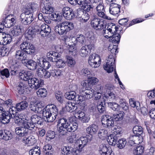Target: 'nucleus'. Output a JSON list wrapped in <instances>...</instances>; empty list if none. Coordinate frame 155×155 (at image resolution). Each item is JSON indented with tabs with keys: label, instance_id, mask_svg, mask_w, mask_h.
Segmentation results:
<instances>
[{
	"label": "nucleus",
	"instance_id": "1",
	"mask_svg": "<svg viewBox=\"0 0 155 155\" xmlns=\"http://www.w3.org/2000/svg\"><path fill=\"white\" fill-rule=\"evenodd\" d=\"M118 28L112 23L106 25L103 31V35L105 38H110V40L113 43H118L120 38V35L117 33Z\"/></svg>",
	"mask_w": 155,
	"mask_h": 155
},
{
	"label": "nucleus",
	"instance_id": "2",
	"mask_svg": "<svg viewBox=\"0 0 155 155\" xmlns=\"http://www.w3.org/2000/svg\"><path fill=\"white\" fill-rule=\"evenodd\" d=\"M58 130L60 135H64L67 132H74L78 128V124L74 121L68 122L65 119L62 118L58 122Z\"/></svg>",
	"mask_w": 155,
	"mask_h": 155
},
{
	"label": "nucleus",
	"instance_id": "3",
	"mask_svg": "<svg viewBox=\"0 0 155 155\" xmlns=\"http://www.w3.org/2000/svg\"><path fill=\"white\" fill-rule=\"evenodd\" d=\"M77 4L81 7H83L85 11L87 12L92 11L97 4L101 1L102 0H76Z\"/></svg>",
	"mask_w": 155,
	"mask_h": 155
},
{
	"label": "nucleus",
	"instance_id": "4",
	"mask_svg": "<svg viewBox=\"0 0 155 155\" xmlns=\"http://www.w3.org/2000/svg\"><path fill=\"white\" fill-rule=\"evenodd\" d=\"M74 28L73 24L68 21H64L57 25L55 30L59 35L66 34Z\"/></svg>",
	"mask_w": 155,
	"mask_h": 155
},
{
	"label": "nucleus",
	"instance_id": "5",
	"mask_svg": "<svg viewBox=\"0 0 155 155\" xmlns=\"http://www.w3.org/2000/svg\"><path fill=\"white\" fill-rule=\"evenodd\" d=\"M38 24H36L34 26V29L37 34H39L41 36L45 37L51 32V28L48 25L43 24L40 26L38 25Z\"/></svg>",
	"mask_w": 155,
	"mask_h": 155
},
{
	"label": "nucleus",
	"instance_id": "6",
	"mask_svg": "<svg viewBox=\"0 0 155 155\" xmlns=\"http://www.w3.org/2000/svg\"><path fill=\"white\" fill-rule=\"evenodd\" d=\"M115 60L113 55H109L106 59V62L104 65V69L107 72L110 73L112 72L114 69Z\"/></svg>",
	"mask_w": 155,
	"mask_h": 155
},
{
	"label": "nucleus",
	"instance_id": "7",
	"mask_svg": "<svg viewBox=\"0 0 155 155\" xmlns=\"http://www.w3.org/2000/svg\"><path fill=\"white\" fill-rule=\"evenodd\" d=\"M88 63L92 67L94 68H98L100 66L101 63L100 57L97 54H93L89 57Z\"/></svg>",
	"mask_w": 155,
	"mask_h": 155
},
{
	"label": "nucleus",
	"instance_id": "8",
	"mask_svg": "<svg viewBox=\"0 0 155 155\" xmlns=\"http://www.w3.org/2000/svg\"><path fill=\"white\" fill-rule=\"evenodd\" d=\"M20 17L21 21L25 25L30 24L34 20L32 12L28 10H26L25 12L22 13Z\"/></svg>",
	"mask_w": 155,
	"mask_h": 155
},
{
	"label": "nucleus",
	"instance_id": "9",
	"mask_svg": "<svg viewBox=\"0 0 155 155\" xmlns=\"http://www.w3.org/2000/svg\"><path fill=\"white\" fill-rule=\"evenodd\" d=\"M30 108L31 110L36 113L40 114H42V111H44L43 107V104L39 101L35 102L31 101L30 104Z\"/></svg>",
	"mask_w": 155,
	"mask_h": 155
},
{
	"label": "nucleus",
	"instance_id": "10",
	"mask_svg": "<svg viewBox=\"0 0 155 155\" xmlns=\"http://www.w3.org/2000/svg\"><path fill=\"white\" fill-rule=\"evenodd\" d=\"M91 24L93 28L96 30L102 29L107 25L104 21L101 20L96 18H93L91 20Z\"/></svg>",
	"mask_w": 155,
	"mask_h": 155
},
{
	"label": "nucleus",
	"instance_id": "11",
	"mask_svg": "<svg viewBox=\"0 0 155 155\" xmlns=\"http://www.w3.org/2000/svg\"><path fill=\"white\" fill-rule=\"evenodd\" d=\"M96 9L97 12V14L99 17L104 19L110 20L111 18L109 16L106 15L104 12V6L102 0L101 2H99L98 4H97L96 7H94V10Z\"/></svg>",
	"mask_w": 155,
	"mask_h": 155
},
{
	"label": "nucleus",
	"instance_id": "12",
	"mask_svg": "<svg viewBox=\"0 0 155 155\" xmlns=\"http://www.w3.org/2000/svg\"><path fill=\"white\" fill-rule=\"evenodd\" d=\"M101 121L104 127L110 128L114 126V121L113 118L107 115H104L101 117Z\"/></svg>",
	"mask_w": 155,
	"mask_h": 155
},
{
	"label": "nucleus",
	"instance_id": "13",
	"mask_svg": "<svg viewBox=\"0 0 155 155\" xmlns=\"http://www.w3.org/2000/svg\"><path fill=\"white\" fill-rule=\"evenodd\" d=\"M63 40L65 41L66 45H67V48L68 49L70 54H73V52L75 51V46L77 44L75 41H73V37L71 38H69L67 36H64L63 37Z\"/></svg>",
	"mask_w": 155,
	"mask_h": 155
},
{
	"label": "nucleus",
	"instance_id": "14",
	"mask_svg": "<svg viewBox=\"0 0 155 155\" xmlns=\"http://www.w3.org/2000/svg\"><path fill=\"white\" fill-rule=\"evenodd\" d=\"M28 84L31 87L37 89L42 86L44 84V81L43 80L41 79L31 78L29 79Z\"/></svg>",
	"mask_w": 155,
	"mask_h": 155
},
{
	"label": "nucleus",
	"instance_id": "15",
	"mask_svg": "<svg viewBox=\"0 0 155 155\" xmlns=\"http://www.w3.org/2000/svg\"><path fill=\"white\" fill-rule=\"evenodd\" d=\"M20 48L22 50L28 54L34 52L35 50L33 45L27 42L22 43L20 45Z\"/></svg>",
	"mask_w": 155,
	"mask_h": 155
},
{
	"label": "nucleus",
	"instance_id": "16",
	"mask_svg": "<svg viewBox=\"0 0 155 155\" xmlns=\"http://www.w3.org/2000/svg\"><path fill=\"white\" fill-rule=\"evenodd\" d=\"M62 153L64 155H79L80 153L78 149L71 146H64L62 149Z\"/></svg>",
	"mask_w": 155,
	"mask_h": 155
},
{
	"label": "nucleus",
	"instance_id": "17",
	"mask_svg": "<svg viewBox=\"0 0 155 155\" xmlns=\"http://www.w3.org/2000/svg\"><path fill=\"white\" fill-rule=\"evenodd\" d=\"M63 16L67 20H70L74 17V14L73 10L68 7L64 8L62 9Z\"/></svg>",
	"mask_w": 155,
	"mask_h": 155
},
{
	"label": "nucleus",
	"instance_id": "18",
	"mask_svg": "<svg viewBox=\"0 0 155 155\" xmlns=\"http://www.w3.org/2000/svg\"><path fill=\"white\" fill-rule=\"evenodd\" d=\"M87 142V139L86 137H81L77 140L75 143L76 148L80 153L82 151L83 148L86 145Z\"/></svg>",
	"mask_w": 155,
	"mask_h": 155
},
{
	"label": "nucleus",
	"instance_id": "19",
	"mask_svg": "<svg viewBox=\"0 0 155 155\" xmlns=\"http://www.w3.org/2000/svg\"><path fill=\"white\" fill-rule=\"evenodd\" d=\"M42 115L44 119L46 122H51L54 121L56 118L57 116L56 115L52 114L51 113L47 111H42Z\"/></svg>",
	"mask_w": 155,
	"mask_h": 155
},
{
	"label": "nucleus",
	"instance_id": "20",
	"mask_svg": "<svg viewBox=\"0 0 155 155\" xmlns=\"http://www.w3.org/2000/svg\"><path fill=\"white\" fill-rule=\"evenodd\" d=\"M36 73L38 76L40 78H48L51 76L50 72L46 71L45 69L41 67L38 68L37 69Z\"/></svg>",
	"mask_w": 155,
	"mask_h": 155
},
{
	"label": "nucleus",
	"instance_id": "21",
	"mask_svg": "<svg viewBox=\"0 0 155 155\" xmlns=\"http://www.w3.org/2000/svg\"><path fill=\"white\" fill-rule=\"evenodd\" d=\"M16 22L15 18L12 17V15H9L6 17L3 21V25L5 27L10 28L15 24Z\"/></svg>",
	"mask_w": 155,
	"mask_h": 155
},
{
	"label": "nucleus",
	"instance_id": "22",
	"mask_svg": "<svg viewBox=\"0 0 155 155\" xmlns=\"http://www.w3.org/2000/svg\"><path fill=\"white\" fill-rule=\"evenodd\" d=\"M44 2V7L42 9V12L43 13L50 14L54 12V8L46 0H43L42 2Z\"/></svg>",
	"mask_w": 155,
	"mask_h": 155
},
{
	"label": "nucleus",
	"instance_id": "23",
	"mask_svg": "<svg viewBox=\"0 0 155 155\" xmlns=\"http://www.w3.org/2000/svg\"><path fill=\"white\" fill-rule=\"evenodd\" d=\"M14 118L15 123L18 125L23 126L27 120L26 116L22 114H18Z\"/></svg>",
	"mask_w": 155,
	"mask_h": 155
},
{
	"label": "nucleus",
	"instance_id": "24",
	"mask_svg": "<svg viewBox=\"0 0 155 155\" xmlns=\"http://www.w3.org/2000/svg\"><path fill=\"white\" fill-rule=\"evenodd\" d=\"M98 129L97 126L95 124L90 125L87 127L86 130L87 133L90 135V138L88 140H91L92 138V135L95 134Z\"/></svg>",
	"mask_w": 155,
	"mask_h": 155
},
{
	"label": "nucleus",
	"instance_id": "25",
	"mask_svg": "<svg viewBox=\"0 0 155 155\" xmlns=\"http://www.w3.org/2000/svg\"><path fill=\"white\" fill-rule=\"evenodd\" d=\"M15 132L20 137L25 136L28 134V131L24 126L16 127L15 129Z\"/></svg>",
	"mask_w": 155,
	"mask_h": 155
},
{
	"label": "nucleus",
	"instance_id": "26",
	"mask_svg": "<svg viewBox=\"0 0 155 155\" xmlns=\"http://www.w3.org/2000/svg\"><path fill=\"white\" fill-rule=\"evenodd\" d=\"M12 137V134L10 131L7 130L3 131L0 130V138L5 140L11 139Z\"/></svg>",
	"mask_w": 155,
	"mask_h": 155
},
{
	"label": "nucleus",
	"instance_id": "27",
	"mask_svg": "<svg viewBox=\"0 0 155 155\" xmlns=\"http://www.w3.org/2000/svg\"><path fill=\"white\" fill-rule=\"evenodd\" d=\"M33 74L31 71H22L20 72L19 74V76L20 78L24 81H28L29 79L31 78L30 77L32 76Z\"/></svg>",
	"mask_w": 155,
	"mask_h": 155
},
{
	"label": "nucleus",
	"instance_id": "28",
	"mask_svg": "<svg viewBox=\"0 0 155 155\" xmlns=\"http://www.w3.org/2000/svg\"><path fill=\"white\" fill-rule=\"evenodd\" d=\"M120 6L119 5L113 2L110 4L109 12L113 15L117 14L120 12Z\"/></svg>",
	"mask_w": 155,
	"mask_h": 155
},
{
	"label": "nucleus",
	"instance_id": "29",
	"mask_svg": "<svg viewBox=\"0 0 155 155\" xmlns=\"http://www.w3.org/2000/svg\"><path fill=\"white\" fill-rule=\"evenodd\" d=\"M44 111H47L57 115L58 114V109L56 106L54 104L48 105L44 109Z\"/></svg>",
	"mask_w": 155,
	"mask_h": 155
},
{
	"label": "nucleus",
	"instance_id": "30",
	"mask_svg": "<svg viewBox=\"0 0 155 155\" xmlns=\"http://www.w3.org/2000/svg\"><path fill=\"white\" fill-rule=\"evenodd\" d=\"M39 65L45 69H48L50 67L51 64L45 59L42 57L40 58L37 61Z\"/></svg>",
	"mask_w": 155,
	"mask_h": 155
},
{
	"label": "nucleus",
	"instance_id": "31",
	"mask_svg": "<svg viewBox=\"0 0 155 155\" xmlns=\"http://www.w3.org/2000/svg\"><path fill=\"white\" fill-rule=\"evenodd\" d=\"M119 138V135L112 134L108 136V138L107 139V141L110 145L114 146L116 144Z\"/></svg>",
	"mask_w": 155,
	"mask_h": 155
},
{
	"label": "nucleus",
	"instance_id": "32",
	"mask_svg": "<svg viewBox=\"0 0 155 155\" xmlns=\"http://www.w3.org/2000/svg\"><path fill=\"white\" fill-rule=\"evenodd\" d=\"M59 56L58 53L53 51H50L47 54L48 60L52 62H54Z\"/></svg>",
	"mask_w": 155,
	"mask_h": 155
},
{
	"label": "nucleus",
	"instance_id": "33",
	"mask_svg": "<svg viewBox=\"0 0 155 155\" xmlns=\"http://www.w3.org/2000/svg\"><path fill=\"white\" fill-rule=\"evenodd\" d=\"M73 41H75L76 44H82L85 43L86 39L85 37L83 35H77L76 37H73Z\"/></svg>",
	"mask_w": 155,
	"mask_h": 155
},
{
	"label": "nucleus",
	"instance_id": "34",
	"mask_svg": "<svg viewBox=\"0 0 155 155\" xmlns=\"http://www.w3.org/2000/svg\"><path fill=\"white\" fill-rule=\"evenodd\" d=\"M118 96L114 91L108 92L106 94H105L103 98H106L107 100L110 101H115L117 99Z\"/></svg>",
	"mask_w": 155,
	"mask_h": 155
},
{
	"label": "nucleus",
	"instance_id": "35",
	"mask_svg": "<svg viewBox=\"0 0 155 155\" xmlns=\"http://www.w3.org/2000/svg\"><path fill=\"white\" fill-rule=\"evenodd\" d=\"M36 33V31L34 29V27L33 28L32 27H29L25 32V37L28 40H31L33 37L35 35Z\"/></svg>",
	"mask_w": 155,
	"mask_h": 155
},
{
	"label": "nucleus",
	"instance_id": "36",
	"mask_svg": "<svg viewBox=\"0 0 155 155\" xmlns=\"http://www.w3.org/2000/svg\"><path fill=\"white\" fill-rule=\"evenodd\" d=\"M76 117L83 122L87 123L89 120V119L87 118L85 116V114L81 111L79 110L75 114Z\"/></svg>",
	"mask_w": 155,
	"mask_h": 155
},
{
	"label": "nucleus",
	"instance_id": "37",
	"mask_svg": "<svg viewBox=\"0 0 155 155\" xmlns=\"http://www.w3.org/2000/svg\"><path fill=\"white\" fill-rule=\"evenodd\" d=\"M23 142L30 146L33 145L36 143V140L34 136H30L28 138L24 137Z\"/></svg>",
	"mask_w": 155,
	"mask_h": 155
},
{
	"label": "nucleus",
	"instance_id": "38",
	"mask_svg": "<svg viewBox=\"0 0 155 155\" xmlns=\"http://www.w3.org/2000/svg\"><path fill=\"white\" fill-rule=\"evenodd\" d=\"M82 91L81 94L85 96V97L87 99H90L92 97L94 91L92 89H85Z\"/></svg>",
	"mask_w": 155,
	"mask_h": 155
},
{
	"label": "nucleus",
	"instance_id": "39",
	"mask_svg": "<svg viewBox=\"0 0 155 155\" xmlns=\"http://www.w3.org/2000/svg\"><path fill=\"white\" fill-rule=\"evenodd\" d=\"M77 105L74 103L68 102L66 104L65 108L67 111L72 112L77 109Z\"/></svg>",
	"mask_w": 155,
	"mask_h": 155
},
{
	"label": "nucleus",
	"instance_id": "40",
	"mask_svg": "<svg viewBox=\"0 0 155 155\" xmlns=\"http://www.w3.org/2000/svg\"><path fill=\"white\" fill-rule=\"evenodd\" d=\"M109 150V149L104 144H102L100 146L99 151L101 155H110V151Z\"/></svg>",
	"mask_w": 155,
	"mask_h": 155
},
{
	"label": "nucleus",
	"instance_id": "41",
	"mask_svg": "<svg viewBox=\"0 0 155 155\" xmlns=\"http://www.w3.org/2000/svg\"><path fill=\"white\" fill-rule=\"evenodd\" d=\"M15 57L17 59L20 61L25 60L26 58L25 54L21 50L16 51L15 54Z\"/></svg>",
	"mask_w": 155,
	"mask_h": 155
},
{
	"label": "nucleus",
	"instance_id": "42",
	"mask_svg": "<svg viewBox=\"0 0 155 155\" xmlns=\"http://www.w3.org/2000/svg\"><path fill=\"white\" fill-rule=\"evenodd\" d=\"M11 118L10 115L5 112L2 116L0 117V121L3 124L8 123L9 122Z\"/></svg>",
	"mask_w": 155,
	"mask_h": 155
},
{
	"label": "nucleus",
	"instance_id": "43",
	"mask_svg": "<svg viewBox=\"0 0 155 155\" xmlns=\"http://www.w3.org/2000/svg\"><path fill=\"white\" fill-rule=\"evenodd\" d=\"M52 20L54 21H61L62 18V15L58 12H52L51 16Z\"/></svg>",
	"mask_w": 155,
	"mask_h": 155
},
{
	"label": "nucleus",
	"instance_id": "44",
	"mask_svg": "<svg viewBox=\"0 0 155 155\" xmlns=\"http://www.w3.org/2000/svg\"><path fill=\"white\" fill-rule=\"evenodd\" d=\"M25 127L27 130H32L35 128H36V127L35 126V124L32 122L31 121L27 120V121H26L25 124L23 126Z\"/></svg>",
	"mask_w": 155,
	"mask_h": 155
},
{
	"label": "nucleus",
	"instance_id": "45",
	"mask_svg": "<svg viewBox=\"0 0 155 155\" xmlns=\"http://www.w3.org/2000/svg\"><path fill=\"white\" fill-rule=\"evenodd\" d=\"M28 103L26 101H24L17 104L16 107L17 110L20 111L25 109L28 107Z\"/></svg>",
	"mask_w": 155,
	"mask_h": 155
},
{
	"label": "nucleus",
	"instance_id": "46",
	"mask_svg": "<svg viewBox=\"0 0 155 155\" xmlns=\"http://www.w3.org/2000/svg\"><path fill=\"white\" fill-rule=\"evenodd\" d=\"M40 120H42V119L37 114H34L31 116L30 121L35 124L37 123L38 124L41 125L42 122Z\"/></svg>",
	"mask_w": 155,
	"mask_h": 155
},
{
	"label": "nucleus",
	"instance_id": "47",
	"mask_svg": "<svg viewBox=\"0 0 155 155\" xmlns=\"http://www.w3.org/2000/svg\"><path fill=\"white\" fill-rule=\"evenodd\" d=\"M54 62H56V66L57 67L59 68L64 67L66 64L65 61L63 60L60 58L59 56Z\"/></svg>",
	"mask_w": 155,
	"mask_h": 155
},
{
	"label": "nucleus",
	"instance_id": "48",
	"mask_svg": "<svg viewBox=\"0 0 155 155\" xmlns=\"http://www.w3.org/2000/svg\"><path fill=\"white\" fill-rule=\"evenodd\" d=\"M37 64L36 62L32 60H30L27 61L26 63L27 67L31 70H34L36 68Z\"/></svg>",
	"mask_w": 155,
	"mask_h": 155
},
{
	"label": "nucleus",
	"instance_id": "49",
	"mask_svg": "<svg viewBox=\"0 0 155 155\" xmlns=\"http://www.w3.org/2000/svg\"><path fill=\"white\" fill-rule=\"evenodd\" d=\"M103 101H101V103L97 106L98 111L100 113H104L105 111V107L104 106L105 103V100L103 98Z\"/></svg>",
	"mask_w": 155,
	"mask_h": 155
},
{
	"label": "nucleus",
	"instance_id": "50",
	"mask_svg": "<svg viewBox=\"0 0 155 155\" xmlns=\"http://www.w3.org/2000/svg\"><path fill=\"white\" fill-rule=\"evenodd\" d=\"M68 66L70 68L73 67L76 64L75 60L72 57L66 56V57Z\"/></svg>",
	"mask_w": 155,
	"mask_h": 155
},
{
	"label": "nucleus",
	"instance_id": "51",
	"mask_svg": "<svg viewBox=\"0 0 155 155\" xmlns=\"http://www.w3.org/2000/svg\"><path fill=\"white\" fill-rule=\"evenodd\" d=\"M143 147L140 146L134 148L133 153L134 155H142L143 152Z\"/></svg>",
	"mask_w": 155,
	"mask_h": 155
},
{
	"label": "nucleus",
	"instance_id": "52",
	"mask_svg": "<svg viewBox=\"0 0 155 155\" xmlns=\"http://www.w3.org/2000/svg\"><path fill=\"white\" fill-rule=\"evenodd\" d=\"M133 130L134 134L137 136H139L143 133V128L140 126H136L134 127Z\"/></svg>",
	"mask_w": 155,
	"mask_h": 155
},
{
	"label": "nucleus",
	"instance_id": "53",
	"mask_svg": "<svg viewBox=\"0 0 155 155\" xmlns=\"http://www.w3.org/2000/svg\"><path fill=\"white\" fill-rule=\"evenodd\" d=\"M89 53L88 50H87V47H85V45L82 46L79 51L80 55L83 57H86L88 55Z\"/></svg>",
	"mask_w": 155,
	"mask_h": 155
},
{
	"label": "nucleus",
	"instance_id": "54",
	"mask_svg": "<svg viewBox=\"0 0 155 155\" xmlns=\"http://www.w3.org/2000/svg\"><path fill=\"white\" fill-rule=\"evenodd\" d=\"M16 87L19 94L21 95L24 94L26 87L23 83H20Z\"/></svg>",
	"mask_w": 155,
	"mask_h": 155
},
{
	"label": "nucleus",
	"instance_id": "55",
	"mask_svg": "<svg viewBox=\"0 0 155 155\" xmlns=\"http://www.w3.org/2000/svg\"><path fill=\"white\" fill-rule=\"evenodd\" d=\"M43 150L45 154L48 153L49 154L53 155V149L52 148V146L49 144L45 145L43 148Z\"/></svg>",
	"mask_w": 155,
	"mask_h": 155
},
{
	"label": "nucleus",
	"instance_id": "56",
	"mask_svg": "<svg viewBox=\"0 0 155 155\" xmlns=\"http://www.w3.org/2000/svg\"><path fill=\"white\" fill-rule=\"evenodd\" d=\"M124 115V112L120 111L118 112V114H114L112 117L116 121H120L123 119Z\"/></svg>",
	"mask_w": 155,
	"mask_h": 155
},
{
	"label": "nucleus",
	"instance_id": "57",
	"mask_svg": "<svg viewBox=\"0 0 155 155\" xmlns=\"http://www.w3.org/2000/svg\"><path fill=\"white\" fill-rule=\"evenodd\" d=\"M129 103L131 107H136L138 110L140 109V103L138 101H136L134 99L131 98L129 100Z\"/></svg>",
	"mask_w": 155,
	"mask_h": 155
},
{
	"label": "nucleus",
	"instance_id": "58",
	"mask_svg": "<svg viewBox=\"0 0 155 155\" xmlns=\"http://www.w3.org/2000/svg\"><path fill=\"white\" fill-rule=\"evenodd\" d=\"M51 76L55 78H59L60 76L62 74L61 71L60 70H56L55 69L50 71Z\"/></svg>",
	"mask_w": 155,
	"mask_h": 155
},
{
	"label": "nucleus",
	"instance_id": "59",
	"mask_svg": "<svg viewBox=\"0 0 155 155\" xmlns=\"http://www.w3.org/2000/svg\"><path fill=\"white\" fill-rule=\"evenodd\" d=\"M107 130L104 129H101L99 131L98 135L100 139L104 140L107 136Z\"/></svg>",
	"mask_w": 155,
	"mask_h": 155
},
{
	"label": "nucleus",
	"instance_id": "60",
	"mask_svg": "<svg viewBox=\"0 0 155 155\" xmlns=\"http://www.w3.org/2000/svg\"><path fill=\"white\" fill-rule=\"evenodd\" d=\"M29 153L30 155H40V148L38 147L33 148L29 151Z\"/></svg>",
	"mask_w": 155,
	"mask_h": 155
},
{
	"label": "nucleus",
	"instance_id": "61",
	"mask_svg": "<svg viewBox=\"0 0 155 155\" xmlns=\"http://www.w3.org/2000/svg\"><path fill=\"white\" fill-rule=\"evenodd\" d=\"M119 104V106L122 108L123 110L125 111L128 110V104L124 99H120V100Z\"/></svg>",
	"mask_w": 155,
	"mask_h": 155
},
{
	"label": "nucleus",
	"instance_id": "62",
	"mask_svg": "<svg viewBox=\"0 0 155 155\" xmlns=\"http://www.w3.org/2000/svg\"><path fill=\"white\" fill-rule=\"evenodd\" d=\"M4 38H2L3 39V44L5 45L7 44H9L12 40V37L10 34L5 35Z\"/></svg>",
	"mask_w": 155,
	"mask_h": 155
},
{
	"label": "nucleus",
	"instance_id": "63",
	"mask_svg": "<svg viewBox=\"0 0 155 155\" xmlns=\"http://www.w3.org/2000/svg\"><path fill=\"white\" fill-rule=\"evenodd\" d=\"M17 110L16 107L12 106L10 107L8 114L10 115L11 118H14L16 116Z\"/></svg>",
	"mask_w": 155,
	"mask_h": 155
},
{
	"label": "nucleus",
	"instance_id": "64",
	"mask_svg": "<svg viewBox=\"0 0 155 155\" xmlns=\"http://www.w3.org/2000/svg\"><path fill=\"white\" fill-rule=\"evenodd\" d=\"M65 96L68 100H73L75 98V93L73 91L67 92L65 95Z\"/></svg>",
	"mask_w": 155,
	"mask_h": 155
}]
</instances>
